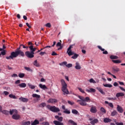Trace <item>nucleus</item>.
Segmentation results:
<instances>
[{
    "label": "nucleus",
    "instance_id": "61",
    "mask_svg": "<svg viewBox=\"0 0 125 125\" xmlns=\"http://www.w3.org/2000/svg\"><path fill=\"white\" fill-rule=\"evenodd\" d=\"M119 88H120L121 90H122L123 91H125V89L123 87L119 86Z\"/></svg>",
    "mask_w": 125,
    "mask_h": 125
},
{
    "label": "nucleus",
    "instance_id": "28",
    "mask_svg": "<svg viewBox=\"0 0 125 125\" xmlns=\"http://www.w3.org/2000/svg\"><path fill=\"white\" fill-rule=\"evenodd\" d=\"M68 123H69V124H70L71 125H77V123L72 120H69L68 121Z\"/></svg>",
    "mask_w": 125,
    "mask_h": 125
},
{
    "label": "nucleus",
    "instance_id": "31",
    "mask_svg": "<svg viewBox=\"0 0 125 125\" xmlns=\"http://www.w3.org/2000/svg\"><path fill=\"white\" fill-rule=\"evenodd\" d=\"M117 114L118 112H117V111L116 110H114L112 112H111V116L112 117H115V116H116V115H117Z\"/></svg>",
    "mask_w": 125,
    "mask_h": 125
},
{
    "label": "nucleus",
    "instance_id": "16",
    "mask_svg": "<svg viewBox=\"0 0 125 125\" xmlns=\"http://www.w3.org/2000/svg\"><path fill=\"white\" fill-rule=\"evenodd\" d=\"M40 124V121L39 120L36 119L34 121V122H32L31 123V125H37Z\"/></svg>",
    "mask_w": 125,
    "mask_h": 125
},
{
    "label": "nucleus",
    "instance_id": "11",
    "mask_svg": "<svg viewBox=\"0 0 125 125\" xmlns=\"http://www.w3.org/2000/svg\"><path fill=\"white\" fill-rule=\"evenodd\" d=\"M13 120H19L20 119V115L18 114H14L12 116Z\"/></svg>",
    "mask_w": 125,
    "mask_h": 125
},
{
    "label": "nucleus",
    "instance_id": "5",
    "mask_svg": "<svg viewBox=\"0 0 125 125\" xmlns=\"http://www.w3.org/2000/svg\"><path fill=\"white\" fill-rule=\"evenodd\" d=\"M55 119H57L58 121H54L53 124L55 125H64V124L61 122L63 121V117H59L58 115H56L55 116Z\"/></svg>",
    "mask_w": 125,
    "mask_h": 125
},
{
    "label": "nucleus",
    "instance_id": "62",
    "mask_svg": "<svg viewBox=\"0 0 125 125\" xmlns=\"http://www.w3.org/2000/svg\"><path fill=\"white\" fill-rule=\"evenodd\" d=\"M82 53H83V54H85V53H86V51H85V50L82 49Z\"/></svg>",
    "mask_w": 125,
    "mask_h": 125
},
{
    "label": "nucleus",
    "instance_id": "1",
    "mask_svg": "<svg viewBox=\"0 0 125 125\" xmlns=\"http://www.w3.org/2000/svg\"><path fill=\"white\" fill-rule=\"evenodd\" d=\"M19 55L22 56V57H24L25 56V54L24 53V52L22 51H15V52H11L10 56L6 57V59H7V60H9V59H13V58L18 57Z\"/></svg>",
    "mask_w": 125,
    "mask_h": 125
},
{
    "label": "nucleus",
    "instance_id": "27",
    "mask_svg": "<svg viewBox=\"0 0 125 125\" xmlns=\"http://www.w3.org/2000/svg\"><path fill=\"white\" fill-rule=\"evenodd\" d=\"M116 96L117 97V98H118V97H121V96H125V94L123 93H117Z\"/></svg>",
    "mask_w": 125,
    "mask_h": 125
},
{
    "label": "nucleus",
    "instance_id": "8",
    "mask_svg": "<svg viewBox=\"0 0 125 125\" xmlns=\"http://www.w3.org/2000/svg\"><path fill=\"white\" fill-rule=\"evenodd\" d=\"M48 103H51L52 104H55V103H57L58 101L55 99H50L47 101Z\"/></svg>",
    "mask_w": 125,
    "mask_h": 125
},
{
    "label": "nucleus",
    "instance_id": "20",
    "mask_svg": "<svg viewBox=\"0 0 125 125\" xmlns=\"http://www.w3.org/2000/svg\"><path fill=\"white\" fill-rule=\"evenodd\" d=\"M98 123V119H96L90 122L91 125H95V124Z\"/></svg>",
    "mask_w": 125,
    "mask_h": 125
},
{
    "label": "nucleus",
    "instance_id": "15",
    "mask_svg": "<svg viewBox=\"0 0 125 125\" xmlns=\"http://www.w3.org/2000/svg\"><path fill=\"white\" fill-rule=\"evenodd\" d=\"M75 69H76V70H81V69H82V66L80 65V63L78 62H76Z\"/></svg>",
    "mask_w": 125,
    "mask_h": 125
},
{
    "label": "nucleus",
    "instance_id": "39",
    "mask_svg": "<svg viewBox=\"0 0 125 125\" xmlns=\"http://www.w3.org/2000/svg\"><path fill=\"white\" fill-rule=\"evenodd\" d=\"M60 42H58L57 44H56V46L57 47H59V46H62V41H61V40L60 41Z\"/></svg>",
    "mask_w": 125,
    "mask_h": 125
},
{
    "label": "nucleus",
    "instance_id": "43",
    "mask_svg": "<svg viewBox=\"0 0 125 125\" xmlns=\"http://www.w3.org/2000/svg\"><path fill=\"white\" fill-rule=\"evenodd\" d=\"M28 85H29L30 88H31V89H35V88H36V86H35L34 85L29 84Z\"/></svg>",
    "mask_w": 125,
    "mask_h": 125
},
{
    "label": "nucleus",
    "instance_id": "60",
    "mask_svg": "<svg viewBox=\"0 0 125 125\" xmlns=\"http://www.w3.org/2000/svg\"><path fill=\"white\" fill-rule=\"evenodd\" d=\"M113 85L114 86H118V85H119V83H118L117 82H115L113 84Z\"/></svg>",
    "mask_w": 125,
    "mask_h": 125
},
{
    "label": "nucleus",
    "instance_id": "46",
    "mask_svg": "<svg viewBox=\"0 0 125 125\" xmlns=\"http://www.w3.org/2000/svg\"><path fill=\"white\" fill-rule=\"evenodd\" d=\"M78 89L82 93H85L84 91L82 88L78 87Z\"/></svg>",
    "mask_w": 125,
    "mask_h": 125
},
{
    "label": "nucleus",
    "instance_id": "21",
    "mask_svg": "<svg viewBox=\"0 0 125 125\" xmlns=\"http://www.w3.org/2000/svg\"><path fill=\"white\" fill-rule=\"evenodd\" d=\"M112 62L113 63H115V64H120V63H122V61H121L120 60H112Z\"/></svg>",
    "mask_w": 125,
    "mask_h": 125
},
{
    "label": "nucleus",
    "instance_id": "34",
    "mask_svg": "<svg viewBox=\"0 0 125 125\" xmlns=\"http://www.w3.org/2000/svg\"><path fill=\"white\" fill-rule=\"evenodd\" d=\"M72 114H74V115H78V114H79V111L76 109H72Z\"/></svg>",
    "mask_w": 125,
    "mask_h": 125
},
{
    "label": "nucleus",
    "instance_id": "19",
    "mask_svg": "<svg viewBox=\"0 0 125 125\" xmlns=\"http://www.w3.org/2000/svg\"><path fill=\"white\" fill-rule=\"evenodd\" d=\"M28 47L30 49V52L35 54V49H34V46L30 45Z\"/></svg>",
    "mask_w": 125,
    "mask_h": 125
},
{
    "label": "nucleus",
    "instance_id": "2",
    "mask_svg": "<svg viewBox=\"0 0 125 125\" xmlns=\"http://www.w3.org/2000/svg\"><path fill=\"white\" fill-rule=\"evenodd\" d=\"M75 44L71 45L67 49V53L69 56H71L72 55H73L71 58L72 59H77L78 57H79V54H75L74 52L72 51V48H73V46H74Z\"/></svg>",
    "mask_w": 125,
    "mask_h": 125
},
{
    "label": "nucleus",
    "instance_id": "4",
    "mask_svg": "<svg viewBox=\"0 0 125 125\" xmlns=\"http://www.w3.org/2000/svg\"><path fill=\"white\" fill-rule=\"evenodd\" d=\"M90 101V99L88 97H85V98H83V99L82 100V101H81L80 100H78L77 101V102L80 104L81 106H86L87 105V104H86V102H89Z\"/></svg>",
    "mask_w": 125,
    "mask_h": 125
},
{
    "label": "nucleus",
    "instance_id": "29",
    "mask_svg": "<svg viewBox=\"0 0 125 125\" xmlns=\"http://www.w3.org/2000/svg\"><path fill=\"white\" fill-rule=\"evenodd\" d=\"M103 85L104 87H113V85L111 84H103Z\"/></svg>",
    "mask_w": 125,
    "mask_h": 125
},
{
    "label": "nucleus",
    "instance_id": "7",
    "mask_svg": "<svg viewBox=\"0 0 125 125\" xmlns=\"http://www.w3.org/2000/svg\"><path fill=\"white\" fill-rule=\"evenodd\" d=\"M25 54L26 56L28 57V58H34V54H35L30 51H26L25 52Z\"/></svg>",
    "mask_w": 125,
    "mask_h": 125
},
{
    "label": "nucleus",
    "instance_id": "38",
    "mask_svg": "<svg viewBox=\"0 0 125 125\" xmlns=\"http://www.w3.org/2000/svg\"><path fill=\"white\" fill-rule=\"evenodd\" d=\"M3 114H4L5 115H8L9 114V111L7 110H4L1 111Z\"/></svg>",
    "mask_w": 125,
    "mask_h": 125
},
{
    "label": "nucleus",
    "instance_id": "45",
    "mask_svg": "<svg viewBox=\"0 0 125 125\" xmlns=\"http://www.w3.org/2000/svg\"><path fill=\"white\" fill-rule=\"evenodd\" d=\"M9 97H10V98H13V99H15V98H16V97L13 94H10Z\"/></svg>",
    "mask_w": 125,
    "mask_h": 125
},
{
    "label": "nucleus",
    "instance_id": "50",
    "mask_svg": "<svg viewBox=\"0 0 125 125\" xmlns=\"http://www.w3.org/2000/svg\"><path fill=\"white\" fill-rule=\"evenodd\" d=\"M115 124L116 125H124V123L122 122H120V123L116 122Z\"/></svg>",
    "mask_w": 125,
    "mask_h": 125
},
{
    "label": "nucleus",
    "instance_id": "6",
    "mask_svg": "<svg viewBox=\"0 0 125 125\" xmlns=\"http://www.w3.org/2000/svg\"><path fill=\"white\" fill-rule=\"evenodd\" d=\"M47 108L49 109L51 112H53L54 113L60 112V109H59L58 107H56L55 106H50L48 105L47 106Z\"/></svg>",
    "mask_w": 125,
    "mask_h": 125
},
{
    "label": "nucleus",
    "instance_id": "14",
    "mask_svg": "<svg viewBox=\"0 0 125 125\" xmlns=\"http://www.w3.org/2000/svg\"><path fill=\"white\" fill-rule=\"evenodd\" d=\"M96 89L99 92H100L103 95H105V92L103 91V89L100 88V87H97Z\"/></svg>",
    "mask_w": 125,
    "mask_h": 125
},
{
    "label": "nucleus",
    "instance_id": "42",
    "mask_svg": "<svg viewBox=\"0 0 125 125\" xmlns=\"http://www.w3.org/2000/svg\"><path fill=\"white\" fill-rule=\"evenodd\" d=\"M63 113H64V114H71V111H70V110H68V109H66L63 111Z\"/></svg>",
    "mask_w": 125,
    "mask_h": 125
},
{
    "label": "nucleus",
    "instance_id": "33",
    "mask_svg": "<svg viewBox=\"0 0 125 125\" xmlns=\"http://www.w3.org/2000/svg\"><path fill=\"white\" fill-rule=\"evenodd\" d=\"M112 70H113L114 72H119V71H120V68H118L117 66H114L112 68Z\"/></svg>",
    "mask_w": 125,
    "mask_h": 125
},
{
    "label": "nucleus",
    "instance_id": "12",
    "mask_svg": "<svg viewBox=\"0 0 125 125\" xmlns=\"http://www.w3.org/2000/svg\"><path fill=\"white\" fill-rule=\"evenodd\" d=\"M90 112H91V113L95 114V113H96V112H97V109H96V107H95V106L91 107V108L90 109Z\"/></svg>",
    "mask_w": 125,
    "mask_h": 125
},
{
    "label": "nucleus",
    "instance_id": "57",
    "mask_svg": "<svg viewBox=\"0 0 125 125\" xmlns=\"http://www.w3.org/2000/svg\"><path fill=\"white\" fill-rule=\"evenodd\" d=\"M4 94H5V95H8L9 94V92L5 91L3 92Z\"/></svg>",
    "mask_w": 125,
    "mask_h": 125
},
{
    "label": "nucleus",
    "instance_id": "64",
    "mask_svg": "<svg viewBox=\"0 0 125 125\" xmlns=\"http://www.w3.org/2000/svg\"><path fill=\"white\" fill-rule=\"evenodd\" d=\"M28 44L29 45H33V43H32V42H28Z\"/></svg>",
    "mask_w": 125,
    "mask_h": 125
},
{
    "label": "nucleus",
    "instance_id": "59",
    "mask_svg": "<svg viewBox=\"0 0 125 125\" xmlns=\"http://www.w3.org/2000/svg\"><path fill=\"white\" fill-rule=\"evenodd\" d=\"M26 26H27V27H28V28H29V29H30V28H32V26H31L30 25V24H29V23L26 22Z\"/></svg>",
    "mask_w": 125,
    "mask_h": 125
},
{
    "label": "nucleus",
    "instance_id": "49",
    "mask_svg": "<svg viewBox=\"0 0 125 125\" xmlns=\"http://www.w3.org/2000/svg\"><path fill=\"white\" fill-rule=\"evenodd\" d=\"M108 106H109V107L111 108H114V104H113V103H112L108 104Z\"/></svg>",
    "mask_w": 125,
    "mask_h": 125
},
{
    "label": "nucleus",
    "instance_id": "53",
    "mask_svg": "<svg viewBox=\"0 0 125 125\" xmlns=\"http://www.w3.org/2000/svg\"><path fill=\"white\" fill-rule=\"evenodd\" d=\"M67 103H68V104H70V105H74V104H75L74 102H71L70 101H68Z\"/></svg>",
    "mask_w": 125,
    "mask_h": 125
},
{
    "label": "nucleus",
    "instance_id": "37",
    "mask_svg": "<svg viewBox=\"0 0 125 125\" xmlns=\"http://www.w3.org/2000/svg\"><path fill=\"white\" fill-rule=\"evenodd\" d=\"M18 76L19 78H21V79H22V78L25 77V74L21 73L19 74Z\"/></svg>",
    "mask_w": 125,
    "mask_h": 125
},
{
    "label": "nucleus",
    "instance_id": "63",
    "mask_svg": "<svg viewBox=\"0 0 125 125\" xmlns=\"http://www.w3.org/2000/svg\"><path fill=\"white\" fill-rule=\"evenodd\" d=\"M44 120H45L44 118H42L40 119V122H43V121H44Z\"/></svg>",
    "mask_w": 125,
    "mask_h": 125
},
{
    "label": "nucleus",
    "instance_id": "58",
    "mask_svg": "<svg viewBox=\"0 0 125 125\" xmlns=\"http://www.w3.org/2000/svg\"><path fill=\"white\" fill-rule=\"evenodd\" d=\"M21 45H20L19 47L17 48L16 51H21Z\"/></svg>",
    "mask_w": 125,
    "mask_h": 125
},
{
    "label": "nucleus",
    "instance_id": "23",
    "mask_svg": "<svg viewBox=\"0 0 125 125\" xmlns=\"http://www.w3.org/2000/svg\"><path fill=\"white\" fill-rule=\"evenodd\" d=\"M39 86L42 89H47V87L45 85H43L42 84H40Z\"/></svg>",
    "mask_w": 125,
    "mask_h": 125
},
{
    "label": "nucleus",
    "instance_id": "44",
    "mask_svg": "<svg viewBox=\"0 0 125 125\" xmlns=\"http://www.w3.org/2000/svg\"><path fill=\"white\" fill-rule=\"evenodd\" d=\"M66 67H67V68H71V67H73V64H72L71 63H68L66 65Z\"/></svg>",
    "mask_w": 125,
    "mask_h": 125
},
{
    "label": "nucleus",
    "instance_id": "51",
    "mask_svg": "<svg viewBox=\"0 0 125 125\" xmlns=\"http://www.w3.org/2000/svg\"><path fill=\"white\" fill-rule=\"evenodd\" d=\"M40 55H42H42H44V54H46V52H41L40 53Z\"/></svg>",
    "mask_w": 125,
    "mask_h": 125
},
{
    "label": "nucleus",
    "instance_id": "13",
    "mask_svg": "<svg viewBox=\"0 0 125 125\" xmlns=\"http://www.w3.org/2000/svg\"><path fill=\"white\" fill-rule=\"evenodd\" d=\"M19 99L20 101H21V102H28L29 101L28 99L22 97L20 98Z\"/></svg>",
    "mask_w": 125,
    "mask_h": 125
},
{
    "label": "nucleus",
    "instance_id": "22",
    "mask_svg": "<svg viewBox=\"0 0 125 125\" xmlns=\"http://www.w3.org/2000/svg\"><path fill=\"white\" fill-rule=\"evenodd\" d=\"M33 65L36 67H40V65L39 62H38V61L36 60L33 62Z\"/></svg>",
    "mask_w": 125,
    "mask_h": 125
},
{
    "label": "nucleus",
    "instance_id": "48",
    "mask_svg": "<svg viewBox=\"0 0 125 125\" xmlns=\"http://www.w3.org/2000/svg\"><path fill=\"white\" fill-rule=\"evenodd\" d=\"M43 125H49V123L48 122H44L42 123Z\"/></svg>",
    "mask_w": 125,
    "mask_h": 125
},
{
    "label": "nucleus",
    "instance_id": "47",
    "mask_svg": "<svg viewBox=\"0 0 125 125\" xmlns=\"http://www.w3.org/2000/svg\"><path fill=\"white\" fill-rule=\"evenodd\" d=\"M45 26L46 27H47L48 28H50V27H51V24H50V23H47L45 25Z\"/></svg>",
    "mask_w": 125,
    "mask_h": 125
},
{
    "label": "nucleus",
    "instance_id": "24",
    "mask_svg": "<svg viewBox=\"0 0 125 125\" xmlns=\"http://www.w3.org/2000/svg\"><path fill=\"white\" fill-rule=\"evenodd\" d=\"M86 91H87V92H95V91H96V90H95V89L91 88L89 90L86 89Z\"/></svg>",
    "mask_w": 125,
    "mask_h": 125
},
{
    "label": "nucleus",
    "instance_id": "56",
    "mask_svg": "<svg viewBox=\"0 0 125 125\" xmlns=\"http://www.w3.org/2000/svg\"><path fill=\"white\" fill-rule=\"evenodd\" d=\"M21 46H22L23 48H26L27 49H28V48H29V47L25 46V45L23 44H21Z\"/></svg>",
    "mask_w": 125,
    "mask_h": 125
},
{
    "label": "nucleus",
    "instance_id": "40",
    "mask_svg": "<svg viewBox=\"0 0 125 125\" xmlns=\"http://www.w3.org/2000/svg\"><path fill=\"white\" fill-rule=\"evenodd\" d=\"M89 82L91 83H96V82H95V80H93V79L91 78L89 80Z\"/></svg>",
    "mask_w": 125,
    "mask_h": 125
},
{
    "label": "nucleus",
    "instance_id": "36",
    "mask_svg": "<svg viewBox=\"0 0 125 125\" xmlns=\"http://www.w3.org/2000/svg\"><path fill=\"white\" fill-rule=\"evenodd\" d=\"M24 69L26 70V71H28V72H33V69H31L30 67L25 66Z\"/></svg>",
    "mask_w": 125,
    "mask_h": 125
},
{
    "label": "nucleus",
    "instance_id": "17",
    "mask_svg": "<svg viewBox=\"0 0 125 125\" xmlns=\"http://www.w3.org/2000/svg\"><path fill=\"white\" fill-rule=\"evenodd\" d=\"M104 122L105 123H111V122H112V120H111L110 118H105L104 119Z\"/></svg>",
    "mask_w": 125,
    "mask_h": 125
},
{
    "label": "nucleus",
    "instance_id": "54",
    "mask_svg": "<svg viewBox=\"0 0 125 125\" xmlns=\"http://www.w3.org/2000/svg\"><path fill=\"white\" fill-rule=\"evenodd\" d=\"M57 55H58L57 53H56L54 51L52 52V53L51 54V55H52V56H56Z\"/></svg>",
    "mask_w": 125,
    "mask_h": 125
},
{
    "label": "nucleus",
    "instance_id": "55",
    "mask_svg": "<svg viewBox=\"0 0 125 125\" xmlns=\"http://www.w3.org/2000/svg\"><path fill=\"white\" fill-rule=\"evenodd\" d=\"M20 80H17L16 82H15V83L16 84H19V83H20Z\"/></svg>",
    "mask_w": 125,
    "mask_h": 125
},
{
    "label": "nucleus",
    "instance_id": "9",
    "mask_svg": "<svg viewBox=\"0 0 125 125\" xmlns=\"http://www.w3.org/2000/svg\"><path fill=\"white\" fill-rule=\"evenodd\" d=\"M98 48H99V49H100L101 51H103V54H108V51H107L106 50L105 51V49L103 48L102 47H101V46H98Z\"/></svg>",
    "mask_w": 125,
    "mask_h": 125
},
{
    "label": "nucleus",
    "instance_id": "3",
    "mask_svg": "<svg viewBox=\"0 0 125 125\" xmlns=\"http://www.w3.org/2000/svg\"><path fill=\"white\" fill-rule=\"evenodd\" d=\"M61 83L62 85V90L63 92V94H69V90H68V88H67V83L65 82V80L62 79Z\"/></svg>",
    "mask_w": 125,
    "mask_h": 125
},
{
    "label": "nucleus",
    "instance_id": "41",
    "mask_svg": "<svg viewBox=\"0 0 125 125\" xmlns=\"http://www.w3.org/2000/svg\"><path fill=\"white\" fill-rule=\"evenodd\" d=\"M101 111L103 113V114H106V110H105V108H104V107L101 108Z\"/></svg>",
    "mask_w": 125,
    "mask_h": 125
},
{
    "label": "nucleus",
    "instance_id": "35",
    "mask_svg": "<svg viewBox=\"0 0 125 125\" xmlns=\"http://www.w3.org/2000/svg\"><path fill=\"white\" fill-rule=\"evenodd\" d=\"M110 59H118L119 58V57H118V56H115V55H111L110 56Z\"/></svg>",
    "mask_w": 125,
    "mask_h": 125
},
{
    "label": "nucleus",
    "instance_id": "25",
    "mask_svg": "<svg viewBox=\"0 0 125 125\" xmlns=\"http://www.w3.org/2000/svg\"><path fill=\"white\" fill-rule=\"evenodd\" d=\"M40 108H44L45 106H46V103H43L39 104V105Z\"/></svg>",
    "mask_w": 125,
    "mask_h": 125
},
{
    "label": "nucleus",
    "instance_id": "10",
    "mask_svg": "<svg viewBox=\"0 0 125 125\" xmlns=\"http://www.w3.org/2000/svg\"><path fill=\"white\" fill-rule=\"evenodd\" d=\"M117 110L119 113L124 112V109H123V107H122V106H120L119 105H117Z\"/></svg>",
    "mask_w": 125,
    "mask_h": 125
},
{
    "label": "nucleus",
    "instance_id": "30",
    "mask_svg": "<svg viewBox=\"0 0 125 125\" xmlns=\"http://www.w3.org/2000/svg\"><path fill=\"white\" fill-rule=\"evenodd\" d=\"M32 97H34L35 98H38V99H40L41 98V95H38L37 94H33L32 95Z\"/></svg>",
    "mask_w": 125,
    "mask_h": 125
},
{
    "label": "nucleus",
    "instance_id": "52",
    "mask_svg": "<svg viewBox=\"0 0 125 125\" xmlns=\"http://www.w3.org/2000/svg\"><path fill=\"white\" fill-rule=\"evenodd\" d=\"M0 54H1V55H5V54H6V53L5 52V51L4 50H3V51L1 52Z\"/></svg>",
    "mask_w": 125,
    "mask_h": 125
},
{
    "label": "nucleus",
    "instance_id": "18",
    "mask_svg": "<svg viewBox=\"0 0 125 125\" xmlns=\"http://www.w3.org/2000/svg\"><path fill=\"white\" fill-rule=\"evenodd\" d=\"M19 86L21 88H24L27 86V84L25 83H21V84H19Z\"/></svg>",
    "mask_w": 125,
    "mask_h": 125
},
{
    "label": "nucleus",
    "instance_id": "32",
    "mask_svg": "<svg viewBox=\"0 0 125 125\" xmlns=\"http://www.w3.org/2000/svg\"><path fill=\"white\" fill-rule=\"evenodd\" d=\"M31 122L30 121H27L25 122H22L21 125H30Z\"/></svg>",
    "mask_w": 125,
    "mask_h": 125
},
{
    "label": "nucleus",
    "instance_id": "26",
    "mask_svg": "<svg viewBox=\"0 0 125 125\" xmlns=\"http://www.w3.org/2000/svg\"><path fill=\"white\" fill-rule=\"evenodd\" d=\"M9 113L10 115H12L13 114H17V110L12 109V110L9 111Z\"/></svg>",
    "mask_w": 125,
    "mask_h": 125
}]
</instances>
